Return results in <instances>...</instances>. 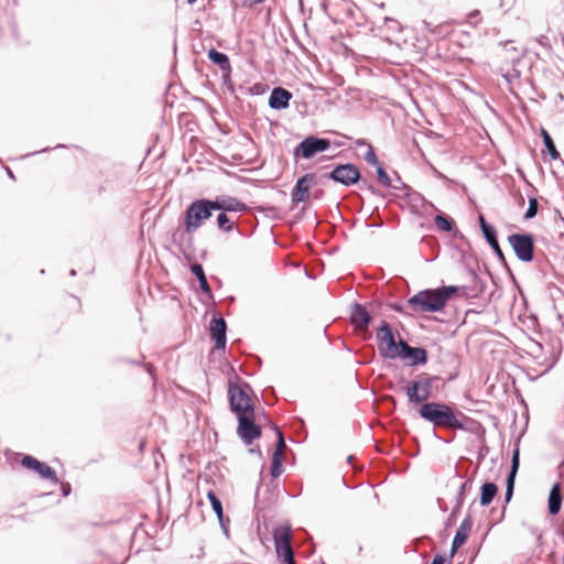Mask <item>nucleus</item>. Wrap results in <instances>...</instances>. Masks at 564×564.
<instances>
[{"label":"nucleus","instance_id":"f257e3e1","mask_svg":"<svg viewBox=\"0 0 564 564\" xmlns=\"http://www.w3.org/2000/svg\"><path fill=\"white\" fill-rule=\"evenodd\" d=\"M417 413L422 420L433 425V436L445 444H451L454 441V436L448 438L442 437L437 432V427L468 432L481 442H485L486 430L484 425L458 410L455 404L432 401L417 408Z\"/></svg>","mask_w":564,"mask_h":564},{"label":"nucleus","instance_id":"f03ea898","mask_svg":"<svg viewBox=\"0 0 564 564\" xmlns=\"http://www.w3.org/2000/svg\"><path fill=\"white\" fill-rule=\"evenodd\" d=\"M441 379L440 376L421 373L414 380H411L402 387V391L408 398V402L416 409L422 404L429 403L433 397L434 383Z\"/></svg>","mask_w":564,"mask_h":564},{"label":"nucleus","instance_id":"7ed1b4c3","mask_svg":"<svg viewBox=\"0 0 564 564\" xmlns=\"http://www.w3.org/2000/svg\"><path fill=\"white\" fill-rule=\"evenodd\" d=\"M406 305L417 313H441L446 307L438 286L416 292L406 300Z\"/></svg>","mask_w":564,"mask_h":564},{"label":"nucleus","instance_id":"20e7f679","mask_svg":"<svg viewBox=\"0 0 564 564\" xmlns=\"http://www.w3.org/2000/svg\"><path fill=\"white\" fill-rule=\"evenodd\" d=\"M214 212L216 210L212 198H196L187 205L183 224L187 231H196L213 216Z\"/></svg>","mask_w":564,"mask_h":564},{"label":"nucleus","instance_id":"39448f33","mask_svg":"<svg viewBox=\"0 0 564 564\" xmlns=\"http://www.w3.org/2000/svg\"><path fill=\"white\" fill-rule=\"evenodd\" d=\"M247 390H251V386L248 382H243L242 386L231 381L228 382L229 410L235 415L254 412L256 405Z\"/></svg>","mask_w":564,"mask_h":564},{"label":"nucleus","instance_id":"423d86ee","mask_svg":"<svg viewBox=\"0 0 564 564\" xmlns=\"http://www.w3.org/2000/svg\"><path fill=\"white\" fill-rule=\"evenodd\" d=\"M276 558L281 564H296L292 551V525L285 522L276 525L272 532Z\"/></svg>","mask_w":564,"mask_h":564},{"label":"nucleus","instance_id":"0eeeda50","mask_svg":"<svg viewBox=\"0 0 564 564\" xmlns=\"http://www.w3.org/2000/svg\"><path fill=\"white\" fill-rule=\"evenodd\" d=\"M324 177L345 187L359 184L362 180L360 169L351 162L332 164Z\"/></svg>","mask_w":564,"mask_h":564},{"label":"nucleus","instance_id":"6e6552de","mask_svg":"<svg viewBox=\"0 0 564 564\" xmlns=\"http://www.w3.org/2000/svg\"><path fill=\"white\" fill-rule=\"evenodd\" d=\"M516 258L530 263L534 260L535 235L529 231L513 232L507 238Z\"/></svg>","mask_w":564,"mask_h":564},{"label":"nucleus","instance_id":"1a4fd4ad","mask_svg":"<svg viewBox=\"0 0 564 564\" xmlns=\"http://www.w3.org/2000/svg\"><path fill=\"white\" fill-rule=\"evenodd\" d=\"M236 419L238 422L237 435L245 445L249 446L261 437L262 427L256 423L254 412L236 415Z\"/></svg>","mask_w":564,"mask_h":564},{"label":"nucleus","instance_id":"9d476101","mask_svg":"<svg viewBox=\"0 0 564 564\" xmlns=\"http://www.w3.org/2000/svg\"><path fill=\"white\" fill-rule=\"evenodd\" d=\"M349 319H350L352 327L357 332L366 334L365 336H362L364 339H369L371 337V334L369 333V327H370V324L372 323L373 317L365 304L359 303V302H354L350 305Z\"/></svg>","mask_w":564,"mask_h":564},{"label":"nucleus","instance_id":"9b49d317","mask_svg":"<svg viewBox=\"0 0 564 564\" xmlns=\"http://www.w3.org/2000/svg\"><path fill=\"white\" fill-rule=\"evenodd\" d=\"M316 174L305 173L300 176L291 191V202L293 206L305 203L311 197V191L316 185Z\"/></svg>","mask_w":564,"mask_h":564},{"label":"nucleus","instance_id":"f8f14e48","mask_svg":"<svg viewBox=\"0 0 564 564\" xmlns=\"http://www.w3.org/2000/svg\"><path fill=\"white\" fill-rule=\"evenodd\" d=\"M20 464L25 469L32 470L37 474L42 479L51 481L53 485L59 482L56 470L52 468L45 462H41L30 454H24L20 460Z\"/></svg>","mask_w":564,"mask_h":564},{"label":"nucleus","instance_id":"ddd939ff","mask_svg":"<svg viewBox=\"0 0 564 564\" xmlns=\"http://www.w3.org/2000/svg\"><path fill=\"white\" fill-rule=\"evenodd\" d=\"M209 337L215 344V349L225 351L227 346V323L219 312L212 315L209 322Z\"/></svg>","mask_w":564,"mask_h":564},{"label":"nucleus","instance_id":"4468645a","mask_svg":"<svg viewBox=\"0 0 564 564\" xmlns=\"http://www.w3.org/2000/svg\"><path fill=\"white\" fill-rule=\"evenodd\" d=\"M401 360H410L411 367L424 366L429 361V352L423 346H410L404 339L399 340Z\"/></svg>","mask_w":564,"mask_h":564},{"label":"nucleus","instance_id":"2eb2a0df","mask_svg":"<svg viewBox=\"0 0 564 564\" xmlns=\"http://www.w3.org/2000/svg\"><path fill=\"white\" fill-rule=\"evenodd\" d=\"M398 180L400 181V188L403 191L402 196L406 199L413 214L420 215L423 210H426L427 207L435 208L431 202H429L421 193L405 184L401 177H398Z\"/></svg>","mask_w":564,"mask_h":564},{"label":"nucleus","instance_id":"dca6fc26","mask_svg":"<svg viewBox=\"0 0 564 564\" xmlns=\"http://www.w3.org/2000/svg\"><path fill=\"white\" fill-rule=\"evenodd\" d=\"M216 212L237 213L245 212L249 207L246 203L230 195H217L212 199Z\"/></svg>","mask_w":564,"mask_h":564},{"label":"nucleus","instance_id":"f3484780","mask_svg":"<svg viewBox=\"0 0 564 564\" xmlns=\"http://www.w3.org/2000/svg\"><path fill=\"white\" fill-rule=\"evenodd\" d=\"M473 527V518L468 512L457 528L451 545V558L454 557L456 552L466 543Z\"/></svg>","mask_w":564,"mask_h":564},{"label":"nucleus","instance_id":"a211bd4d","mask_svg":"<svg viewBox=\"0 0 564 564\" xmlns=\"http://www.w3.org/2000/svg\"><path fill=\"white\" fill-rule=\"evenodd\" d=\"M330 145L332 143H297L293 149L294 160L297 162L300 159H313L316 154L330 149Z\"/></svg>","mask_w":564,"mask_h":564},{"label":"nucleus","instance_id":"6ab92c4d","mask_svg":"<svg viewBox=\"0 0 564 564\" xmlns=\"http://www.w3.org/2000/svg\"><path fill=\"white\" fill-rule=\"evenodd\" d=\"M434 223L438 230H441L443 232H448L454 238H458L459 240H462L464 242H468L467 238L464 236L463 232L459 231V229L456 226L455 220L451 216H448L442 212H438L434 217Z\"/></svg>","mask_w":564,"mask_h":564},{"label":"nucleus","instance_id":"aec40b11","mask_svg":"<svg viewBox=\"0 0 564 564\" xmlns=\"http://www.w3.org/2000/svg\"><path fill=\"white\" fill-rule=\"evenodd\" d=\"M562 482L555 481L549 492L547 497V512L550 516H557L563 505Z\"/></svg>","mask_w":564,"mask_h":564},{"label":"nucleus","instance_id":"412c9836","mask_svg":"<svg viewBox=\"0 0 564 564\" xmlns=\"http://www.w3.org/2000/svg\"><path fill=\"white\" fill-rule=\"evenodd\" d=\"M193 232L194 231H187L185 226L183 229L177 228L172 232V242L185 257H187V251L193 247Z\"/></svg>","mask_w":564,"mask_h":564},{"label":"nucleus","instance_id":"4be33fe9","mask_svg":"<svg viewBox=\"0 0 564 564\" xmlns=\"http://www.w3.org/2000/svg\"><path fill=\"white\" fill-rule=\"evenodd\" d=\"M193 232L194 231H187L185 226L183 229L177 228L172 232V242L185 257H187V251L193 247Z\"/></svg>","mask_w":564,"mask_h":564},{"label":"nucleus","instance_id":"5701e85b","mask_svg":"<svg viewBox=\"0 0 564 564\" xmlns=\"http://www.w3.org/2000/svg\"><path fill=\"white\" fill-rule=\"evenodd\" d=\"M193 232L194 231H187L185 226L183 229L177 228L172 232V242L185 257H187V251L193 247Z\"/></svg>","mask_w":564,"mask_h":564},{"label":"nucleus","instance_id":"b1692460","mask_svg":"<svg viewBox=\"0 0 564 564\" xmlns=\"http://www.w3.org/2000/svg\"><path fill=\"white\" fill-rule=\"evenodd\" d=\"M291 99L292 94L289 90L282 87L273 88L269 97V107L273 110L286 109Z\"/></svg>","mask_w":564,"mask_h":564},{"label":"nucleus","instance_id":"393cba45","mask_svg":"<svg viewBox=\"0 0 564 564\" xmlns=\"http://www.w3.org/2000/svg\"><path fill=\"white\" fill-rule=\"evenodd\" d=\"M470 282L463 285L465 291V299H479L486 290V282L480 279L478 273L468 274Z\"/></svg>","mask_w":564,"mask_h":564},{"label":"nucleus","instance_id":"a878e982","mask_svg":"<svg viewBox=\"0 0 564 564\" xmlns=\"http://www.w3.org/2000/svg\"><path fill=\"white\" fill-rule=\"evenodd\" d=\"M477 220H478V225H479L481 235H482L484 239L486 240V242L488 243V246L498 243L499 242L498 231H497L496 227L486 219L484 214H479L477 217Z\"/></svg>","mask_w":564,"mask_h":564},{"label":"nucleus","instance_id":"bb28decb","mask_svg":"<svg viewBox=\"0 0 564 564\" xmlns=\"http://www.w3.org/2000/svg\"><path fill=\"white\" fill-rule=\"evenodd\" d=\"M458 251L460 253V262L464 265L467 273H477V271L480 270V262L477 254L471 250L465 251L458 249Z\"/></svg>","mask_w":564,"mask_h":564},{"label":"nucleus","instance_id":"cd10ccee","mask_svg":"<svg viewBox=\"0 0 564 564\" xmlns=\"http://www.w3.org/2000/svg\"><path fill=\"white\" fill-rule=\"evenodd\" d=\"M498 487L495 482L485 481L480 487L479 505L488 507L497 496Z\"/></svg>","mask_w":564,"mask_h":564},{"label":"nucleus","instance_id":"c85d7f7f","mask_svg":"<svg viewBox=\"0 0 564 564\" xmlns=\"http://www.w3.org/2000/svg\"><path fill=\"white\" fill-rule=\"evenodd\" d=\"M400 349L399 341L397 343L395 338L378 346L379 354L383 359H397L400 356Z\"/></svg>","mask_w":564,"mask_h":564},{"label":"nucleus","instance_id":"c756f323","mask_svg":"<svg viewBox=\"0 0 564 564\" xmlns=\"http://www.w3.org/2000/svg\"><path fill=\"white\" fill-rule=\"evenodd\" d=\"M394 338L392 326L387 321H381L380 325L376 329V339L378 346H381L386 341Z\"/></svg>","mask_w":564,"mask_h":564},{"label":"nucleus","instance_id":"7c9ffc66","mask_svg":"<svg viewBox=\"0 0 564 564\" xmlns=\"http://www.w3.org/2000/svg\"><path fill=\"white\" fill-rule=\"evenodd\" d=\"M208 58L217 64L223 72L230 73L231 66L228 56L215 48L208 51Z\"/></svg>","mask_w":564,"mask_h":564},{"label":"nucleus","instance_id":"2f4dec72","mask_svg":"<svg viewBox=\"0 0 564 564\" xmlns=\"http://www.w3.org/2000/svg\"><path fill=\"white\" fill-rule=\"evenodd\" d=\"M442 296L444 297L445 306H447L449 300L453 296L464 297L465 299V291L464 286L462 285H442L438 286Z\"/></svg>","mask_w":564,"mask_h":564},{"label":"nucleus","instance_id":"473e14b6","mask_svg":"<svg viewBox=\"0 0 564 564\" xmlns=\"http://www.w3.org/2000/svg\"><path fill=\"white\" fill-rule=\"evenodd\" d=\"M471 488H473V479L471 478L465 479L459 485L457 494H456V497H455V505L457 507H462L463 508L465 499H466V496L471 490Z\"/></svg>","mask_w":564,"mask_h":564},{"label":"nucleus","instance_id":"72a5a7b5","mask_svg":"<svg viewBox=\"0 0 564 564\" xmlns=\"http://www.w3.org/2000/svg\"><path fill=\"white\" fill-rule=\"evenodd\" d=\"M375 167L377 181L380 185L384 187L399 188L397 185H392V180L381 162L379 163V165H375Z\"/></svg>","mask_w":564,"mask_h":564},{"label":"nucleus","instance_id":"f704fd0d","mask_svg":"<svg viewBox=\"0 0 564 564\" xmlns=\"http://www.w3.org/2000/svg\"><path fill=\"white\" fill-rule=\"evenodd\" d=\"M206 496L216 517L221 518L225 516L223 502L216 492L214 490H208Z\"/></svg>","mask_w":564,"mask_h":564},{"label":"nucleus","instance_id":"c9c22d12","mask_svg":"<svg viewBox=\"0 0 564 564\" xmlns=\"http://www.w3.org/2000/svg\"><path fill=\"white\" fill-rule=\"evenodd\" d=\"M217 227L224 232H231L235 229V221H232L227 213L219 212L216 218Z\"/></svg>","mask_w":564,"mask_h":564},{"label":"nucleus","instance_id":"e433bc0d","mask_svg":"<svg viewBox=\"0 0 564 564\" xmlns=\"http://www.w3.org/2000/svg\"><path fill=\"white\" fill-rule=\"evenodd\" d=\"M358 147H367L366 152L362 154V158L365 161L371 165H379L380 161L378 159L376 149L373 148L372 143H356Z\"/></svg>","mask_w":564,"mask_h":564},{"label":"nucleus","instance_id":"4c0bfd02","mask_svg":"<svg viewBox=\"0 0 564 564\" xmlns=\"http://www.w3.org/2000/svg\"><path fill=\"white\" fill-rule=\"evenodd\" d=\"M284 471L282 457L279 454H272V463L270 467V476L272 479H278Z\"/></svg>","mask_w":564,"mask_h":564},{"label":"nucleus","instance_id":"58836bf2","mask_svg":"<svg viewBox=\"0 0 564 564\" xmlns=\"http://www.w3.org/2000/svg\"><path fill=\"white\" fill-rule=\"evenodd\" d=\"M538 212H539V200L536 197L532 196V197H529V205L524 212V215H523V218L525 220H530V219H533L536 215H538Z\"/></svg>","mask_w":564,"mask_h":564},{"label":"nucleus","instance_id":"ea45409f","mask_svg":"<svg viewBox=\"0 0 564 564\" xmlns=\"http://www.w3.org/2000/svg\"><path fill=\"white\" fill-rule=\"evenodd\" d=\"M489 247L491 248L492 252L497 257L499 263L508 271V273L510 275H512V271H511V269H510V267H509V264L507 262V259H506V257H505V254H503V252H502V250L500 248L499 242L495 243L492 246H489Z\"/></svg>","mask_w":564,"mask_h":564},{"label":"nucleus","instance_id":"a19ab883","mask_svg":"<svg viewBox=\"0 0 564 564\" xmlns=\"http://www.w3.org/2000/svg\"><path fill=\"white\" fill-rule=\"evenodd\" d=\"M120 362H123V364H129V365H134V366H140L142 368L145 369V371L152 377L154 378V367L151 365V364H148V362H143L142 360H137V359H130V358H120L119 359Z\"/></svg>","mask_w":564,"mask_h":564},{"label":"nucleus","instance_id":"79ce46f5","mask_svg":"<svg viewBox=\"0 0 564 564\" xmlns=\"http://www.w3.org/2000/svg\"><path fill=\"white\" fill-rule=\"evenodd\" d=\"M545 150L543 151V155L546 154L550 156L551 160H561V154L558 150L556 149V143H543Z\"/></svg>","mask_w":564,"mask_h":564},{"label":"nucleus","instance_id":"37998d69","mask_svg":"<svg viewBox=\"0 0 564 564\" xmlns=\"http://www.w3.org/2000/svg\"><path fill=\"white\" fill-rule=\"evenodd\" d=\"M460 510H462V507H457L456 505L453 507L448 518L446 519V521L444 523L445 531L448 530L449 528H452L453 525H455Z\"/></svg>","mask_w":564,"mask_h":564},{"label":"nucleus","instance_id":"c03bdc74","mask_svg":"<svg viewBox=\"0 0 564 564\" xmlns=\"http://www.w3.org/2000/svg\"><path fill=\"white\" fill-rule=\"evenodd\" d=\"M275 434H276V444H275V447H274V451L272 454H279V457H282V451H283V447L285 446V440H284V436L281 432V430L276 426L275 427Z\"/></svg>","mask_w":564,"mask_h":564},{"label":"nucleus","instance_id":"a18cd8bd","mask_svg":"<svg viewBox=\"0 0 564 564\" xmlns=\"http://www.w3.org/2000/svg\"><path fill=\"white\" fill-rule=\"evenodd\" d=\"M191 273L197 279V281L206 278L205 270L202 263L194 262L189 265Z\"/></svg>","mask_w":564,"mask_h":564},{"label":"nucleus","instance_id":"49530a36","mask_svg":"<svg viewBox=\"0 0 564 564\" xmlns=\"http://www.w3.org/2000/svg\"><path fill=\"white\" fill-rule=\"evenodd\" d=\"M199 290L210 301H214V294L212 288L207 281V276L198 281Z\"/></svg>","mask_w":564,"mask_h":564},{"label":"nucleus","instance_id":"de8ad7c7","mask_svg":"<svg viewBox=\"0 0 564 564\" xmlns=\"http://www.w3.org/2000/svg\"><path fill=\"white\" fill-rule=\"evenodd\" d=\"M514 485H516L514 479L506 478V490H505V502L506 503H509L513 497Z\"/></svg>","mask_w":564,"mask_h":564},{"label":"nucleus","instance_id":"09e8293b","mask_svg":"<svg viewBox=\"0 0 564 564\" xmlns=\"http://www.w3.org/2000/svg\"><path fill=\"white\" fill-rule=\"evenodd\" d=\"M262 398L264 399V402L268 404V405H271L274 403V400H275V390L272 386H269L267 388L263 389L262 391Z\"/></svg>","mask_w":564,"mask_h":564},{"label":"nucleus","instance_id":"8fccbe9b","mask_svg":"<svg viewBox=\"0 0 564 564\" xmlns=\"http://www.w3.org/2000/svg\"><path fill=\"white\" fill-rule=\"evenodd\" d=\"M64 148H67V145L65 143H57V145L54 147V148H44V149H41V150H35L33 152H30V153L23 155L22 158H29V156H33V155H36V154L48 153L51 151H55V150L64 149Z\"/></svg>","mask_w":564,"mask_h":564},{"label":"nucleus","instance_id":"3c124183","mask_svg":"<svg viewBox=\"0 0 564 564\" xmlns=\"http://www.w3.org/2000/svg\"><path fill=\"white\" fill-rule=\"evenodd\" d=\"M217 520L219 522V527H220L224 535L227 539H229V536H230V533H229L230 519H229V517L223 516L221 518H217Z\"/></svg>","mask_w":564,"mask_h":564},{"label":"nucleus","instance_id":"603ef678","mask_svg":"<svg viewBox=\"0 0 564 564\" xmlns=\"http://www.w3.org/2000/svg\"><path fill=\"white\" fill-rule=\"evenodd\" d=\"M451 555L447 557L445 554L436 553L430 564H452Z\"/></svg>","mask_w":564,"mask_h":564},{"label":"nucleus","instance_id":"864d4df0","mask_svg":"<svg viewBox=\"0 0 564 564\" xmlns=\"http://www.w3.org/2000/svg\"><path fill=\"white\" fill-rule=\"evenodd\" d=\"M61 496L66 498L72 492V485L68 481H59Z\"/></svg>","mask_w":564,"mask_h":564},{"label":"nucleus","instance_id":"5fc2aeb1","mask_svg":"<svg viewBox=\"0 0 564 564\" xmlns=\"http://www.w3.org/2000/svg\"><path fill=\"white\" fill-rule=\"evenodd\" d=\"M519 467H520V463L511 462L507 478L516 480L517 474L519 471Z\"/></svg>","mask_w":564,"mask_h":564},{"label":"nucleus","instance_id":"6e6d98bb","mask_svg":"<svg viewBox=\"0 0 564 564\" xmlns=\"http://www.w3.org/2000/svg\"><path fill=\"white\" fill-rule=\"evenodd\" d=\"M511 462L520 463L519 441L517 442L516 447L512 449Z\"/></svg>","mask_w":564,"mask_h":564},{"label":"nucleus","instance_id":"4d7b16f0","mask_svg":"<svg viewBox=\"0 0 564 564\" xmlns=\"http://www.w3.org/2000/svg\"><path fill=\"white\" fill-rule=\"evenodd\" d=\"M158 145H160V152H159V154H158V156H156L155 159L161 158V156L164 154V152H165V150H164V145H163L162 143H153V147H152V148H148V149H147V156H148V155H150V153L152 152V150H153V149H155Z\"/></svg>","mask_w":564,"mask_h":564},{"label":"nucleus","instance_id":"13d9d810","mask_svg":"<svg viewBox=\"0 0 564 564\" xmlns=\"http://www.w3.org/2000/svg\"><path fill=\"white\" fill-rule=\"evenodd\" d=\"M234 230H236V231H237V234H238V235H240V236L250 237V236L253 234L254 228H253L251 231H246V230H245V229H242L241 227H237V226H235V229H234Z\"/></svg>","mask_w":564,"mask_h":564},{"label":"nucleus","instance_id":"bf43d9fd","mask_svg":"<svg viewBox=\"0 0 564 564\" xmlns=\"http://www.w3.org/2000/svg\"><path fill=\"white\" fill-rule=\"evenodd\" d=\"M438 508L441 511L446 512L447 511V505L442 498H437Z\"/></svg>","mask_w":564,"mask_h":564},{"label":"nucleus","instance_id":"052dcab7","mask_svg":"<svg viewBox=\"0 0 564 564\" xmlns=\"http://www.w3.org/2000/svg\"><path fill=\"white\" fill-rule=\"evenodd\" d=\"M323 195H324V191H323V189H317V191H315V192L313 193V197H314L315 199H319V198H322V197H323Z\"/></svg>","mask_w":564,"mask_h":564},{"label":"nucleus","instance_id":"680f3d73","mask_svg":"<svg viewBox=\"0 0 564 564\" xmlns=\"http://www.w3.org/2000/svg\"><path fill=\"white\" fill-rule=\"evenodd\" d=\"M303 141H307V142H311V141H326L325 139H321V138H315V137H306L303 139Z\"/></svg>","mask_w":564,"mask_h":564},{"label":"nucleus","instance_id":"e2e57ef3","mask_svg":"<svg viewBox=\"0 0 564 564\" xmlns=\"http://www.w3.org/2000/svg\"><path fill=\"white\" fill-rule=\"evenodd\" d=\"M365 186L368 191H370L372 194H377V189L375 188V186L372 184H366L365 183Z\"/></svg>","mask_w":564,"mask_h":564},{"label":"nucleus","instance_id":"0e129e2a","mask_svg":"<svg viewBox=\"0 0 564 564\" xmlns=\"http://www.w3.org/2000/svg\"><path fill=\"white\" fill-rule=\"evenodd\" d=\"M542 137H543V141H552L551 137L544 129H542Z\"/></svg>","mask_w":564,"mask_h":564},{"label":"nucleus","instance_id":"69168bd1","mask_svg":"<svg viewBox=\"0 0 564 564\" xmlns=\"http://www.w3.org/2000/svg\"><path fill=\"white\" fill-rule=\"evenodd\" d=\"M232 160L237 161V162H242L243 160V156L241 154H232Z\"/></svg>","mask_w":564,"mask_h":564},{"label":"nucleus","instance_id":"338daca9","mask_svg":"<svg viewBox=\"0 0 564 564\" xmlns=\"http://www.w3.org/2000/svg\"><path fill=\"white\" fill-rule=\"evenodd\" d=\"M250 6H254V4H261L263 3L265 0H248Z\"/></svg>","mask_w":564,"mask_h":564},{"label":"nucleus","instance_id":"774afa93","mask_svg":"<svg viewBox=\"0 0 564 564\" xmlns=\"http://www.w3.org/2000/svg\"><path fill=\"white\" fill-rule=\"evenodd\" d=\"M382 223H372V224H367L368 227H382Z\"/></svg>","mask_w":564,"mask_h":564}]
</instances>
